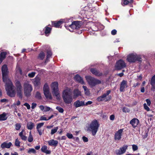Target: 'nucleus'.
Instances as JSON below:
<instances>
[{
  "label": "nucleus",
  "mask_w": 155,
  "mask_h": 155,
  "mask_svg": "<svg viewBox=\"0 0 155 155\" xmlns=\"http://www.w3.org/2000/svg\"><path fill=\"white\" fill-rule=\"evenodd\" d=\"M2 80L5 83V89L7 94L11 97L15 96V93L13 89V85L11 80L8 78V71L7 65L4 64L2 68Z\"/></svg>",
  "instance_id": "f257e3e1"
},
{
  "label": "nucleus",
  "mask_w": 155,
  "mask_h": 155,
  "mask_svg": "<svg viewBox=\"0 0 155 155\" xmlns=\"http://www.w3.org/2000/svg\"><path fill=\"white\" fill-rule=\"evenodd\" d=\"M62 97L64 102L66 104H71L73 101L72 92L69 89L64 90L62 94Z\"/></svg>",
  "instance_id": "f03ea898"
},
{
  "label": "nucleus",
  "mask_w": 155,
  "mask_h": 155,
  "mask_svg": "<svg viewBox=\"0 0 155 155\" xmlns=\"http://www.w3.org/2000/svg\"><path fill=\"white\" fill-rule=\"evenodd\" d=\"M100 124L97 120H94L91 121L88 128L87 130L91 132L92 135L95 136L97 132Z\"/></svg>",
  "instance_id": "7ed1b4c3"
},
{
  "label": "nucleus",
  "mask_w": 155,
  "mask_h": 155,
  "mask_svg": "<svg viewBox=\"0 0 155 155\" xmlns=\"http://www.w3.org/2000/svg\"><path fill=\"white\" fill-rule=\"evenodd\" d=\"M86 78L88 84L91 87H94L97 85L101 84V81L91 76H86Z\"/></svg>",
  "instance_id": "20e7f679"
},
{
  "label": "nucleus",
  "mask_w": 155,
  "mask_h": 155,
  "mask_svg": "<svg viewBox=\"0 0 155 155\" xmlns=\"http://www.w3.org/2000/svg\"><path fill=\"white\" fill-rule=\"evenodd\" d=\"M51 88L52 90V93L55 96L57 99H59L60 96L59 92L58 83L57 82H53L51 85Z\"/></svg>",
  "instance_id": "39448f33"
},
{
  "label": "nucleus",
  "mask_w": 155,
  "mask_h": 155,
  "mask_svg": "<svg viewBox=\"0 0 155 155\" xmlns=\"http://www.w3.org/2000/svg\"><path fill=\"white\" fill-rule=\"evenodd\" d=\"M110 92V90L107 91L106 93H104L102 95L98 97L97 99V101L99 102L103 101L105 100V102L110 101L111 99V96L109 95H109Z\"/></svg>",
  "instance_id": "423d86ee"
},
{
  "label": "nucleus",
  "mask_w": 155,
  "mask_h": 155,
  "mask_svg": "<svg viewBox=\"0 0 155 155\" xmlns=\"http://www.w3.org/2000/svg\"><path fill=\"white\" fill-rule=\"evenodd\" d=\"M33 90L32 85L28 83L24 84V93L25 96L28 97L31 95V92Z\"/></svg>",
  "instance_id": "0eeeda50"
},
{
  "label": "nucleus",
  "mask_w": 155,
  "mask_h": 155,
  "mask_svg": "<svg viewBox=\"0 0 155 155\" xmlns=\"http://www.w3.org/2000/svg\"><path fill=\"white\" fill-rule=\"evenodd\" d=\"M43 90L44 94L46 98L51 99L52 97L50 93L49 88L47 83H45L44 85Z\"/></svg>",
  "instance_id": "6e6552de"
},
{
  "label": "nucleus",
  "mask_w": 155,
  "mask_h": 155,
  "mask_svg": "<svg viewBox=\"0 0 155 155\" xmlns=\"http://www.w3.org/2000/svg\"><path fill=\"white\" fill-rule=\"evenodd\" d=\"M124 129H120L117 131L114 135V139L115 140H121L123 134Z\"/></svg>",
  "instance_id": "1a4fd4ad"
},
{
  "label": "nucleus",
  "mask_w": 155,
  "mask_h": 155,
  "mask_svg": "<svg viewBox=\"0 0 155 155\" xmlns=\"http://www.w3.org/2000/svg\"><path fill=\"white\" fill-rule=\"evenodd\" d=\"M126 66L125 62L123 60L120 59L117 62L116 67L117 70H120L124 68Z\"/></svg>",
  "instance_id": "9d476101"
},
{
  "label": "nucleus",
  "mask_w": 155,
  "mask_h": 155,
  "mask_svg": "<svg viewBox=\"0 0 155 155\" xmlns=\"http://www.w3.org/2000/svg\"><path fill=\"white\" fill-rule=\"evenodd\" d=\"M63 20L61 19L58 21H51L52 26L49 25H48L51 27H54L56 28H61V25L63 23Z\"/></svg>",
  "instance_id": "9b49d317"
},
{
  "label": "nucleus",
  "mask_w": 155,
  "mask_h": 155,
  "mask_svg": "<svg viewBox=\"0 0 155 155\" xmlns=\"http://www.w3.org/2000/svg\"><path fill=\"white\" fill-rule=\"evenodd\" d=\"M127 148V145H124L123 147H120L119 149L116 150L115 151V153L117 155H121L126 152Z\"/></svg>",
  "instance_id": "f8f14e48"
},
{
  "label": "nucleus",
  "mask_w": 155,
  "mask_h": 155,
  "mask_svg": "<svg viewBox=\"0 0 155 155\" xmlns=\"http://www.w3.org/2000/svg\"><path fill=\"white\" fill-rule=\"evenodd\" d=\"M127 87V81L123 80L120 84V92H124L125 89Z\"/></svg>",
  "instance_id": "ddd939ff"
},
{
  "label": "nucleus",
  "mask_w": 155,
  "mask_h": 155,
  "mask_svg": "<svg viewBox=\"0 0 155 155\" xmlns=\"http://www.w3.org/2000/svg\"><path fill=\"white\" fill-rule=\"evenodd\" d=\"M139 120L137 118H134L130 122V124L132 125L134 128L137 127L138 125L139 124Z\"/></svg>",
  "instance_id": "4468645a"
},
{
  "label": "nucleus",
  "mask_w": 155,
  "mask_h": 155,
  "mask_svg": "<svg viewBox=\"0 0 155 155\" xmlns=\"http://www.w3.org/2000/svg\"><path fill=\"white\" fill-rule=\"evenodd\" d=\"M91 72L96 76L100 77L103 74L99 71L97 70L95 68H91L90 69Z\"/></svg>",
  "instance_id": "2eb2a0df"
},
{
  "label": "nucleus",
  "mask_w": 155,
  "mask_h": 155,
  "mask_svg": "<svg viewBox=\"0 0 155 155\" xmlns=\"http://www.w3.org/2000/svg\"><path fill=\"white\" fill-rule=\"evenodd\" d=\"M136 55L134 54H129L127 56V60L130 63H134L135 62Z\"/></svg>",
  "instance_id": "dca6fc26"
},
{
  "label": "nucleus",
  "mask_w": 155,
  "mask_h": 155,
  "mask_svg": "<svg viewBox=\"0 0 155 155\" xmlns=\"http://www.w3.org/2000/svg\"><path fill=\"white\" fill-rule=\"evenodd\" d=\"M74 105L75 107L77 108L84 106V101L77 100L74 103Z\"/></svg>",
  "instance_id": "f3484780"
},
{
  "label": "nucleus",
  "mask_w": 155,
  "mask_h": 155,
  "mask_svg": "<svg viewBox=\"0 0 155 155\" xmlns=\"http://www.w3.org/2000/svg\"><path fill=\"white\" fill-rule=\"evenodd\" d=\"M74 80L79 83L82 84H84L83 79L79 75L77 74L75 75L74 78Z\"/></svg>",
  "instance_id": "a211bd4d"
},
{
  "label": "nucleus",
  "mask_w": 155,
  "mask_h": 155,
  "mask_svg": "<svg viewBox=\"0 0 155 155\" xmlns=\"http://www.w3.org/2000/svg\"><path fill=\"white\" fill-rule=\"evenodd\" d=\"M81 21H74L72 22V25L74 26L75 27V29H78L81 26Z\"/></svg>",
  "instance_id": "6ab92c4d"
},
{
  "label": "nucleus",
  "mask_w": 155,
  "mask_h": 155,
  "mask_svg": "<svg viewBox=\"0 0 155 155\" xmlns=\"http://www.w3.org/2000/svg\"><path fill=\"white\" fill-rule=\"evenodd\" d=\"M35 87H37L40 85V79L39 78H35L32 81Z\"/></svg>",
  "instance_id": "aec40b11"
},
{
  "label": "nucleus",
  "mask_w": 155,
  "mask_h": 155,
  "mask_svg": "<svg viewBox=\"0 0 155 155\" xmlns=\"http://www.w3.org/2000/svg\"><path fill=\"white\" fill-rule=\"evenodd\" d=\"M48 145L51 146L56 147L58 144V141L57 140L51 139L48 141Z\"/></svg>",
  "instance_id": "412c9836"
},
{
  "label": "nucleus",
  "mask_w": 155,
  "mask_h": 155,
  "mask_svg": "<svg viewBox=\"0 0 155 155\" xmlns=\"http://www.w3.org/2000/svg\"><path fill=\"white\" fill-rule=\"evenodd\" d=\"M12 145V143L11 142H9L7 143L5 142H4L1 144V147L2 148H9Z\"/></svg>",
  "instance_id": "4be33fe9"
},
{
  "label": "nucleus",
  "mask_w": 155,
  "mask_h": 155,
  "mask_svg": "<svg viewBox=\"0 0 155 155\" xmlns=\"http://www.w3.org/2000/svg\"><path fill=\"white\" fill-rule=\"evenodd\" d=\"M72 23H71V24L69 25L66 24L64 26L66 29H68L71 31H73L74 29H75V27L74 26H72Z\"/></svg>",
  "instance_id": "5701e85b"
},
{
  "label": "nucleus",
  "mask_w": 155,
  "mask_h": 155,
  "mask_svg": "<svg viewBox=\"0 0 155 155\" xmlns=\"http://www.w3.org/2000/svg\"><path fill=\"white\" fill-rule=\"evenodd\" d=\"M6 54V52L4 51L1 52L0 54V63L2 62L5 58Z\"/></svg>",
  "instance_id": "b1692460"
},
{
  "label": "nucleus",
  "mask_w": 155,
  "mask_h": 155,
  "mask_svg": "<svg viewBox=\"0 0 155 155\" xmlns=\"http://www.w3.org/2000/svg\"><path fill=\"white\" fill-rule=\"evenodd\" d=\"M121 4L123 6L128 5L129 3L131 4L133 2V0H121Z\"/></svg>",
  "instance_id": "393cba45"
},
{
  "label": "nucleus",
  "mask_w": 155,
  "mask_h": 155,
  "mask_svg": "<svg viewBox=\"0 0 155 155\" xmlns=\"http://www.w3.org/2000/svg\"><path fill=\"white\" fill-rule=\"evenodd\" d=\"M35 126L34 124L32 122H29L27 124V127L28 129L31 130Z\"/></svg>",
  "instance_id": "a878e982"
},
{
  "label": "nucleus",
  "mask_w": 155,
  "mask_h": 155,
  "mask_svg": "<svg viewBox=\"0 0 155 155\" xmlns=\"http://www.w3.org/2000/svg\"><path fill=\"white\" fill-rule=\"evenodd\" d=\"M74 96L76 97L81 95V92L78 89H75L73 91Z\"/></svg>",
  "instance_id": "bb28decb"
},
{
  "label": "nucleus",
  "mask_w": 155,
  "mask_h": 155,
  "mask_svg": "<svg viewBox=\"0 0 155 155\" xmlns=\"http://www.w3.org/2000/svg\"><path fill=\"white\" fill-rule=\"evenodd\" d=\"M7 114L5 112H3L0 114V121H4L7 120L8 117L6 116Z\"/></svg>",
  "instance_id": "cd10ccee"
},
{
  "label": "nucleus",
  "mask_w": 155,
  "mask_h": 155,
  "mask_svg": "<svg viewBox=\"0 0 155 155\" xmlns=\"http://www.w3.org/2000/svg\"><path fill=\"white\" fill-rule=\"evenodd\" d=\"M52 28L46 26L45 27V33L46 36H48L50 33Z\"/></svg>",
  "instance_id": "c85d7f7f"
},
{
  "label": "nucleus",
  "mask_w": 155,
  "mask_h": 155,
  "mask_svg": "<svg viewBox=\"0 0 155 155\" xmlns=\"http://www.w3.org/2000/svg\"><path fill=\"white\" fill-rule=\"evenodd\" d=\"M45 54L43 51H41L37 57V58L38 59L42 60L45 57Z\"/></svg>",
  "instance_id": "c756f323"
},
{
  "label": "nucleus",
  "mask_w": 155,
  "mask_h": 155,
  "mask_svg": "<svg viewBox=\"0 0 155 155\" xmlns=\"http://www.w3.org/2000/svg\"><path fill=\"white\" fill-rule=\"evenodd\" d=\"M15 85L16 87L17 91L22 90V87L21 84L19 81H17L15 84Z\"/></svg>",
  "instance_id": "7c9ffc66"
},
{
  "label": "nucleus",
  "mask_w": 155,
  "mask_h": 155,
  "mask_svg": "<svg viewBox=\"0 0 155 155\" xmlns=\"http://www.w3.org/2000/svg\"><path fill=\"white\" fill-rule=\"evenodd\" d=\"M83 88L84 90L85 94L87 95H89L90 94V91L87 87L83 86Z\"/></svg>",
  "instance_id": "2f4dec72"
},
{
  "label": "nucleus",
  "mask_w": 155,
  "mask_h": 155,
  "mask_svg": "<svg viewBox=\"0 0 155 155\" xmlns=\"http://www.w3.org/2000/svg\"><path fill=\"white\" fill-rule=\"evenodd\" d=\"M35 97L39 100H41L42 99V97L41 95V93L38 91L36 92L35 96Z\"/></svg>",
  "instance_id": "473e14b6"
},
{
  "label": "nucleus",
  "mask_w": 155,
  "mask_h": 155,
  "mask_svg": "<svg viewBox=\"0 0 155 155\" xmlns=\"http://www.w3.org/2000/svg\"><path fill=\"white\" fill-rule=\"evenodd\" d=\"M47 59L51 58L52 54L51 51L50 50H47L46 51Z\"/></svg>",
  "instance_id": "72a5a7b5"
},
{
  "label": "nucleus",
  "mask_w": 155,
  "mask_h": 155,
  "mask_svg": "<svg viewBox=\"0 0 155 155\" xmlns=\"http://www.w3.org/2000/svg\"><path fill=\"white\" fill-rule=\"evenodd\" d=\"M17 95L21 99L22 98V94L21 90H17Z\"/></svg>",
  "instance_id": "f704fd0d"
},
{
  "label": "nucleus",
  "mask_w": 155,
  "mask_h": 155,
  "mask_svg": "<svg viewBox=\"0 0 155 155\" xmlns=\"http://www.w3.org/2000/svg\"><path fill=\"white\" fill-rule=\"evenodd\" d=\"M33 140V138L31 135V132L30 131L29 132V135L28 138V141L29 142H31Z\"/></svg>",
  "instance_id": "c9c22d12"
},
{
  "label": "nucleus",
  "mask_w": 155,
  "mask_h": 155,
  "mask_svg": "<svg viewBox=\"0 0 155 155\" xmlns=\"http://www.w3.org/2000/svg\"><path fill=\"white\" fill-rule=\"evenodd\" d=\"M150 84L152 85L151 90L153 91L155 90V81H151Z\"/></svg>",
  "instance_id": "e433bc0d"
},
{
  "label": "nucleus",
  "mask_w": 155,
  "mask_h": 155,
  "mask_svg": "<svg viewBox=\"0 0 155 155\" xmlns=\"http://www.w3.org/2000/svg\"><path fill=\"white\" fill-rule=\"evenodd\" d=\"M58 129V127H55L54 129H52L51 130V135H53L55 133L57 132V130Z\"/></svg>",
  "instance_id": "4c0bfd02"
},
{
  "label": "nucleus",
  "mask_w": 155,
  "mask_h": 155,
  "mask_svg": "<svg viewBox=\"0 0 155 155\" xmlns=\"http://www.w3.org/2000/svg\"><path fill=\"white\" fill-rule=\"evenodd\" d=\"M21 127L20 123H17L15 125V129L16 130H19Z\"/></svg>",
  "instance_id": "58836bf2"
},
{
  "label": "nucleus",
  "mask_w": 155,
  "mask_h": 155,
  "mask_svg": "<svg viewBox=\"0 0 155 155\" xmlns=\"http://www.w3.org/2000/svg\"><path fill=\"white\" fill-rule=\"evenodd\" d=\"M56 109L58 111L61 113H63L64 111L63 109L60 106H57Z\"/></svg>",
  "instance_id": "ea45409f"
},
{
  "label": "nucleus",
  "mask_w": 155,
  "mask_h": 155,
  "mask_svg": "<svg viewBox=\"0 0 155 155\" xmlns=\"http://www.w3.org/2000/svg\"><path fill=\"white\" fill-rule=\"evenodd\" d=\"M135 61H138L139 62H141L142 61L141 57L140 56L137 55H136Z\"/></svg>",
  "instance_id": "a19ab883"
},
{
  "label": "nucleus",
  "mask_w": 155,
  "mask_h": 155,
  "mask_svg": "<svg viewBox=\"0 0 155 155\" xmlns=\"http://www.w3.org/2000/svg\"><path fill=\"white\" fill-rule=\"evenodd\" d=\"M28 152V153H35L36 151L34 148H29Z\"/></svg>",
  "instance_id": "79ce46f5"
},
{
  "label": "nucleus",
  "mask_w": 155,
  "mask_h": 155,
  "mask_svg": "<svg viewBox=\"0 0 155 155\" xmlns=\"http://www.w3.org/2000/svg\"><path fill=\"white\" fill-rule=\"evenodd\" d=\"M44 125V123H40L37 124L36 129H39L41 128Z\"/></svg>",
  "instance_id": "37998d69"
},
{
  "label": "nucleus",
  "mask_w": 155,
  "mask_h": 155,
  "mask_svg": "<svg viewBox=\"0 0 155 155\" xmlns=\"http://www.w3.org/2000/svg\"><path fill=\"white\" fill-rule=\"evenodd\" d=\"M123 111L124 112H129L130 111V110L128 108L125 107H124L122 109Z\"/></svg>",
  "instance_id": "c03bdc74"
},
{
  "label": "nucleus",
  "mask_w": 155,
  "mask_h": 155,
  "mask_svg": "<svg viewBox=\"0 0 155 155\" xmlns=\"http://www.w3.org/2000/svg\"><path fill=\"white\" fill-rule=\"evenodd\" d=\"M20 142L18 140V139H16L15 142V145L17 147H20Z\"/></svg>",
  "instance_id": "a18cd8bd"
},
{
  "label": "nucleus",
  "mask_w": 155,
  "mask_h": 155,
  "mask_svg": "<svg viewBox=\"0 0 155 155\" xmlns=\"http://www.w3.org/2000/svg\"><path fill=\"white\" fill-rule=\"evenodd\" d=\"M35 72H32L28 74V76L30 78H33L35 75Z\"/></svg>",
  "instance_id": "49530a36"
},
{
  "label": "nucleus",
  "mask_w": 155,
  "mask_h": 155,
  "mask_svg": "<svg viewBox=\"0 0 155 155\" xmlns=\"http://www.w3.org/2000/svg\"><path fill=\"white\" fill-rule=\"evenodd\" d=\"M47 146L45 145L44 146L42 147L41 148V150L44 153V152L47 150Z\"/></svg>",
  "instance_id": "de8ad7c7"
},
{
  "label": "nucleus",
  "mask_w": 155,
  "mask_h": 155,
  "mask_svg": "<svg viewBox=\"0 0 155 155\" xmlns=\"http://www.w3.org/2000/svg\"><path fill=\"white\" fill-rule=\"evenodd\" d=\"M132 149L134 151L137 150L138 149L137 146L136 145L134 144L132 145Z\"/></svg>",
  "instance_id": "09e8293b"
},
{
  "label": "nucleus",
  "mask_w": 155,
  "mask_h": 155,
  "mask_svg": "<svg viewBox=\"0 0 155 155\" xmlns=\"http://www.w3.org/2000/svg\"><path fill=\"white\" fill-rule=\"evenodd\" d=\"M66 136L69 139H72L73 138L72 134L69 133H67L66 134Z\"/></svg>",
  "instance_id": "8fccbe9b"
},
{
  "label": "nucleus",
  "mask_w": 155,
  "mask_h": 155,
  "mask_svg": "<svg viewBox=\"0 0 155 155\" xmlns=\"http://www.w3.org/2000/svg\"><path fill=\"white\" fill-rule=\"evenodd\" d=\"M144 109L147 110V111H148L150 110V108L146 104H144Z\"/></svg>",
  "instance_id": "3c124183"
},
{
  "label": "nucleus",
  "mask_w": 155,
  "mask_h": 155,
  "mask_svg": "<svg viewBox=\"0 0 155 155\" xmlns=\"http://www.w3.org/2000/svg\"><path fill=\"white\" fill-rule=\"evenodd\" d=\"M24 105L27 107L28 109H30V105L28 103H25L24 104Z\"/></svg>",
  "instance_id": "603ef678"
},
{
  "label": "nucleus",
  "mask_w": 155,
  "mask_h": 155,
  "mask_svg": "<svg viewBox=\"0 0 155 155\" xmlns=\"http://www.w3.org/2000/svg\"><path fill=\"white\" fill-rule=\"evenodd\" d=\"M82 139L83 141L85 142H87L88 141V138L85 136L83 137Z\"/></svg>",
  "instance_id": "864d4df0"
},
{
  "label": "nucleus",
  "mask_w": 155,
  "mask_h": 155,
  "mask_svg": "<svg viewBox=\"0 0 155 155\" xmlns=\"http://www.w3.org/2000/svg\"><path fill=\"white\" fill-rule=\"evenodd\" d=\"M21 139L25 141L27 139V137L23 135L20 137Z\"/></svg>",
  "instance_id": "5fc2aeb1"
},
{
  "label": "nucleus",
  "mask_w": 155,
  "mask_h": 155,
  "mask_svg": "<svg viewBox=\"0 0 155 155\" xmlns=\"http://www.w3.org/2000/svg\"><path fill=\"white\" fill-rule=\"evenodd\" d=\"M36 106H37V104L36 103H33L32 104H31V108L32 109H34L35 107H36Z\"/></svg>",
  "instance_id": "6e6d98bb"
},
{
  "label": "nucleus",
  "mask_w": 155,
  "mask_h": 155,
  "mask_svg": "<svg viewBox=\"0 0 155 155\" xmlns=\"http://www.w3.org/2000/svg\"><path fill=\"white\" fill-rule=\"evenodd\" d=\"M117 32V30L115 29H114L112 31L111 34L113 35H115L116 34Z\"/></svg>",
  "instance_id": "4d7b16f0"
},
{
  "label": "nucleus",
  "mask_w": 155,
  "mask_h": 155,
  "mask_svg": "<svg viewBox=\"0 0 155 155\" xmlns=\"http://www.w3.org/2000/svg\"><path fill=\"white\" fill-rule=\"evenodd\" d=\"M92 103V102L91 101H89L86 103H84V106H87L88 105L91 104Z\"/></svg>",
  "instance_id": "13d9d810"
},
{
  "label": "nucleus",
  "mask_w": 155,
  "mask_h": 155,
  "mask_svg": "<svg viewBox=\"0 0 155 155\" xmlns=\"http://www.w3.org/2000/svg\"><path fill=\"white\" fill-rule=\"evenodd\" d=\"M110 119L111 120H113L115 119V116L114 114L111 115L110 117Z\"/></svg>",
  "instance_id": "bf43d9fd"
},
{
  "label": "nucleus",
  "mask_w": 155,
  "mask_h": 155,
  "mask_svg": "<svg viewBox=\"0 0 155 155\" xmlns=\"http://www.w3.org/2000/svg\"><path fill=\"white\" fill-rule=\"evenodd\" d=\"M146 101L147 105L149 106H150L151 104V101L149 99H147L146 100Z\"/></svg>",
  "instance_id": "052dcab7"
},
{
  "label": "nucleus",
  "mask_w": 155,
  "mask_h": 155,
  "mask_svg": "<svg viewBox=\"0 0 155 155\" xmlns=\"http://www.w3.org/2000/svg\"><path fill=\"white\" fill-rule=\"evenodd\" d=\"M51 109V108L48 107H46L45 108L44 111L45 112H47L49 111Z\"/></svg>",
  "instance_id": "680f3d73"
},
{
  "label": "nucleus",
  "mask_w": 155,
  "mask_h": 155,
  "mask_svg": "<svg viewBox=\"0 0 155 155\" xmlns=\"http://www.w3.org/2000/svg\"><path fill=\"white\" fill-rule=\"evenodd\" d=\"M40 120H48V119L46 117H44L43 116H42L40 117Z\"/></svg>",
  "instance_id": "e2e57ef3"
},
{
  "label": "nucleus",
  "mask_w": 155,
  "mask_h": 155,
  "mask_svg": "<svg viewBox=\"0 0 155 155\" xmlns=\"http://www.w3.org/2000/svg\"><path fill=\"white\" fill-rule=\"evenodd\" d=\"M37 131L38 132L39 135H41L42 134V132H41V130L40 129H37Z\"/></svg>",
  "instance_id": "0e129e2a"
},
{
  "label": "nucleus",
  "mask_w": 155,
  "mask_h": 155,
  "mask_svg": "<svg viewBox=\"0 0 155 155\" xmlns=\"http://www.w3.org/2000/svg\"><path fill=\"white\" fill-rule=\"evenodd\" d=\"M44 153L48 154H50L51 153V151L50 150H47L45 152H44Z\"/></svg>",
  "instance_id": "69168bd1"
},
{
  "label": "nucleus",
  "mask_w": 155,
  "mask_h": 155,
  "mask_svg": "<svg viewBox=\"0 0 155 155\" xmlns=\"http://www.w3.org/2000/svg\"><path fill=\"white\" fill-rule=\"evenodd\" d=\"M24 130H23L19 133V136L21 137V136H22L23 135V132H24Z\"/></svg>",
  "instance_id": "338daca9"
},
{
  "label": "nucleus",
  "mask_w": 155,
  "mask_h": 155,
  "mask_svg": "<svg viewBox=\"0 0 155 155\" xmlns=\"http://www.w3.org/2000/svg\"><path fill=\"white\" fill-rule=\"evenodd\" d=\"M7 101V100L5 99H3L1 100L0 102L2 103L5 102H6Z\"/></svg>",
  "instance_id": "774afa93"
}]
</instances>
